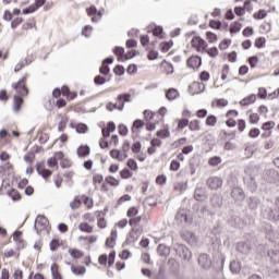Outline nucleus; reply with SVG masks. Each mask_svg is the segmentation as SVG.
<instances>
[{
    "label": "nucleus",
    "mask_w": 279,
    "mask_h": 279,
    "mask_svg": "<svg viewBox=\"0 0 279 279\" xmlns=\"http://www.w3.org/2000/svg\"><path fill=\"white\" fill-rule=\"evenodd\" d=\"M126 215L131 218L129 220V225L131 226L132 230L130 231L125 243L126 245H136L138 239L141 238V217L137 216L138 209L136 207H131L129 208Z\"/></svg>",
    "instance_id": "1"
},
{
    "label": "nucleus",
    "mask_w": 279,
    "mask_h": 279,
    "mask_svg": "<svg viewBox=\"0 0 279 279\" xmlns=\"http://www.w3.org/2000/svg\"><path fill=\"white\" fill-rule=\"evenodd\" d=\"M27 81V75L23 76L17 81V83L12 84V88L16 90L19 95H14L13 97V112H20L21 106H23V97L29 94V89L25 86V82Z\"/></svg>",
    "instance_id": "2"
},
{
    "label": "nucleus",
    "mask_w": 279,
    "mask_h": 279,
    "mask_svg": "<svg viewBox=\"0 0 279 279\" xmlns=\"http://www.w3.org/2000/svg\"><path fill=\"white\" fill-rule=\"evenodd\" d=\"M191 45L193 49H196V51L201 53H207L209 58H217L219 56V49H217V47L207 49L208 44L199 36H194L191 40Z\"/></svg>",
    "instance_id": "3"
},
{
    "label": "nucleus",
    "mask_w": 279,
    "mask_h": 279,
    "mask_svg": "<svg viewBox=\"0 0 279 279\" xmlns=\"http://www.w3.org/2000/svg\"><path fill=\"white\" fill-rule=\"evenodd\" d=\"M132 96L130 94H120L118 95L117 99L118 102L113 104V102H108L106 108L109 112H112V110H120L122 111L123 108H125V104H128V101H130V98Z\"/></svg>",
    "instance_id": "4"
},
{
    "label": "nucleus",
    "mask_w": 279,
    "mask_h": 279,
    "mask_svg": "<svg viewBox=\"0 0 279 279\" xmlns=\"http://www.w3.org/2000/svg\"><path fill=\"white\" fill-rule=\"evenodd\" d=\"M143 116L146 123L144 121H141V129L144 130L145 128L146 132H154V130H156V123L149 122L151 121V119H154V112L149 110H144Z\"/></svg>",
    "instance_id": "5"
},
{
    "label": "nucleus",
    "mask_w": 279,
    "mask_h": 279,
    "mask_svg": "<svg viewBox=\"0 0 279 279\" xmlns=\"http://www.w3.org/2000/svg\"><path fill=\"white\" fill-rule=\"evenodd\" d=\"M174 251L177 255L180 256V258H182V260H185L186 263H189V260L193 258V253L184 244L174 245Z\"/></svg>",
    "instance_id": "6"
},
{
    "label": "nucleus",
    "mask_w": 279,
    "mask_h": 279,
    "mask_svg": "<svg viewBox=\"0 0 279 279\" xmlns=\"http://www.w3.org/2000/svg\"><path fill=\"white\" fill-rule=\"evenodd\" d=\"M266 258L270 265H278V263H279V243L275 244L272 248L267 250Z\"/></svg>",
    "instance_id": "7"
},
{
    "label": "nucleus",
    "mask_w": 279,
    "mask_h": 279,
    "mask_svg": "<svg viewBox=\"0 0 279 279\" xmlns=\"http://www.w3.org/2000/svg\"><path fill=\"white\" fill-rule=\"evenodd\" d=\"M260 232L265 234L266 239L274 241L278 239V233L274 231V227L270 223L264 222L260 226Z\"/></svg>",
    "instance_id": "8"
},
{
    "label": "nucleus",
    "mask_w": 279,
    "mask_h": 279,
    "mask_svg": "<svg viewBox=\"0 0 279 279\" xmlns=\"http://www.w3.org/2000/svg\"><path fill=\"white\" fill-rule=\"evenodd\" d=\"M206 185L210 191H218V189H221L223 186V179L220 177H209L206 180Z\"/></svg>",
    "instance_id": "9"
},
{
    "label": "nucleus",
    "mask_w": 279,
    "mask_h": 279,
    "mask_svg": "<svg viewBox=\"0 0 279 279\" xmlns=\"http://www.w3.org/2000/svg\"><path fill=\"white\" fill-rule=\"evenodd\" d=\"M245 175L243 177L244 184L247 186L248 191L251 193H255V191L258 189V183H256V178L254 175L248 174L247 170H245Z\"/></svg>",
    "instance_id": "10"
},
{
    "label": "nucleus",
    "mask_w": 279,
    "mask_h": 279,
    "mask_svg": "<svg viewBox=\"0 0 279 279\" xmlns=\"http://www.w3.org/2000/svg\"><path fill=\"white\" fill-rule=\"evenodd\" d=\"M48 226H49V220L47 219V217L37 216V218L35 219V226H34L37 234H40L43 230H47Z\"/></svg>",
    "instance_id": "11"
},
{
    "label": "nucleus",
    "mask_w": 279,
    "mask_h": 279,
    "mask_svg": "<svg viewBox=\"0 0 279 279\" xmlns=\"http://www.w3.org/2000/svg\"><path fill=\"white\" fill-rule=\"evenodd\" d=\"M263 218L268 219V221H279V210L267 207L262 211Z\"/></svg>",
    "instance_id": "12"
},
{
    "label": "nucleus",
    "mask_w": 279,
    "mask_h": 279,
    "mask_svg": "<svg viewBox=\"0 0 279 279\" xmlns=\"http://www.w3.org/2000/svg\"><path fill=\"white\" fill-rule=\"evenodd\" d=\"M198 265L202 269L208 270L213 267V259H210V255L206 253H202L198 256Z\"/></svg>",
    "instance_id": "13"
},
{
    "label": "nucleus",
    "mask_w": 279,
    "mask_h": 279,
    "mask_svg": "<svg viewBox=\"0 0 279 279\" xmlns=\"http://www.w3.org/2000/svg\"><path fill=\"white\" fill-rule=\"evenodd\" d=\"M113 53L114 56H118L119 62H125V60H131V58H134V54H125V49L121 46H116Z\"/></svg>",
    "instance_id": "14"
},
{
    "label": "nucleus",
    "mask_w": 279,
    "mask_h": 279,
    "mask_svg": "<svg viewBox=\"0 0 279 279\" xmlns=\"http://www.w3.org/2000/svg\"><path fill=\"white\" fill-rule=\"evenodd\" d=\"M231 197L235 202H243V199H245V192L240 186L233 185L231 190Z\"/></svg>",
    "instance_id": "15"
},
{
    "label": "nucleus",
    "mask_w": 279,
    "mask_h": 279,
    "mask_svg": "<svg viewBox=\"0 0 279 279\" xmlns=\"http://www.w3.org/2000/svg\"><path fill=\"white\" fill-rule=\"evenodd\" d=\"M225 263L226 256H223V254H218L215 256L213 268L219 274V271H223Z\"/></svg>",
    "instance_id": "16"
},
{
    "label": "nucleus",
    "mask_w": 279,
    "mask_h": 279,
    "mask_svg": "<svg viewBox=\"0 0 279 279\" xmlns=\"http://www.w3.org/2000/svg\"><path fill=\"white\" fill-rule=\"evenodd\" d=\"M236 252H239V254H243L245 256H247V254H250V252H252V243L250 242H238L236 243Z\"/></svg>",
    "instance_id": "17"
},
{
    "label": "nucleus",
    "mask_w": 279,
    "mask_h": 279,
    "mask_svg": "<svg viewBox=\"0 0 279 279\" xmlns=\"http://www.w3.org/2000/svg\"><path fill=\"white\" fill-rule=\"evenodd\" d=\"M204 88H206V85H204V83H199V82H193L189 86V90H190V93H192V95H199V93H204Z\"/></svg>",
    "instance_id": "18"
},
{
    "label": "nucleus",
    "mask_w": 279,
    "mask_h": 279,
    "mask_svg": "<svg viewBox=\"0 0 279 279\" xmlns=\"http://www.w3.org/2000/svg\"><path fill=\"white\" fill-rule=\"evenodd\" d=\"M187 66L190 69H199L202 66V57L192 56L187 59Z\"/></svg>",
    "instance_id": "19"
},
{
    "label": "nucleus",
    "mask_w": 279,
    "mask_h": 279,
    "mask_svg": "<svg viewBox=\"0 0 279 279\" xmlns=\"http://www.w3.org/2000/svg\"><path fill=\"white\" fill-rule=\"evenodd\" d=\"M262 202L258 196H251L247 198V206L250 210H258Z\"/></svg>",
    "instance_id": "20"
},
{
    "label": "nucleus",
    "mask_w": 279,
    "mask_h": 279,
    "mask_svg": "<svg viewBox=\"0 0 279 279\" xmlns=\"http://www.w3.org/2000/svg\"><path fill=\"white\" fill-rule=\"evenodd\" d=\"M210 205L213 208H221V206H223V197L219 194H213L210 197Z\"/></svg>",
    "instance_id": "21"
},
{
    "label": "nucleus",
    "mask_w": 279,
    "mask_h": 279,
    "mask_svg": "<svg viewBox=\"0 0 279 279\" xmlns=\"http://www.w3.org/2000/svg\"><path fill=\"white\" fill-rule=\"evenodd\" d=\"M184 241L189 243V245L195 246L197 245V235L195 233L187 231L183 234Z\"/></svg>",
    "instance_id": "22"
},
{
    "label": "nucleus",
    "mask_w": 279,
    "mask_h": 279,
    "mask_svg": "<svg viewBox=\"0 0 279 279\" xmlns=\"http://www.w3.org/2000/svg\"><path fill=\"white\" fill-rule=\"evenodd\" d=\"M157 254L161 256V258H167L169 254H171V248L167 246L166 244H159L157 246Z\"/></svg>",
    "instance_id": "23"
},
{
    "label": "nucleus",
    "mask_w": 279,
    "mask_h": 279,
    "mask_svg": "<svg viewBox=\"0 0 279 279\" xmlns=\"http://www.w3.org/2000/svg\"><path fill=\"white\" fill-rule=\"evenodd\" d=\"M132 138L133 141H136V138H138V134L141 132V119H137L133 122L132 129Z\"/></svg>",
    "instance_id": "24"
},
{
    "label": "nucleus",
    "mask_w": 279,
    "mask_h": 279,
    "mask_svg": "<svg viewBox=\"0 0 279 279\" xmlns=\"http://www.w3.org/2000/svg\"><path fill=\"white\" fill-rule=\"evenodd\" d=\"M194 198L196 202H204L206 198V190H204V187H196L194 191Z\"/></svg>",
    "instance_id": "25"
},
{
    "label": "nucleus",
    "mask_w": 279,
    "mask_h": 279,
    "mask_svg": "<svg viewBox=\"0 0 279 279\" xmlns=\"http://www.w3.org/2000/svg\"><path fill=\"white\" fill-rule=\"evenodd\" d=\"M36 171L39 175H41V178H44L45 180H47V178H50L51 175V171L47 170L43 167V165L37 163L36 165Z\"/></svg>",
    "instance_id": "26"
},
{
    "label": "nucleus",
    "mask_w": 279,
    "mask_h": 279,
    "mask_svg": "<svg viewBox=\"0 0 279 279\" xmlns=\"http://www.w3.org/2000/svg\"><path fill=\"white\" fill-rule=\"evenodd\" d=\"M178 97H180V93L178 92V89L169 88L168 90H166V98L168 99V101H173L178 99Z\"/></svg>",
    "instance_id": "27"
},
{
    "label": "nucleus",
    "mask_w": 279,
    "mask_h": 279,
    "mask_svg": "<svg viewBox=\"0 0 279 279\" xmlns=\"http://www.w3.org/2000/svg\"><path fill=\"white\" fill-rule=\"evenodd\" d=\"M223 149L226 151H234L236 149V143L232 142V138L225 137Z\"/></svg>",
    "instance_id": "28"
},
{
    "label": "nucleus",
    "mask_w": 279,
    "mask_h": 279,
    "mask_svg": "<svg viewBox=\"0 0 279 279\" xmlns=\"http://www.w3.org/2000/svg\"><path fill=\"white\" fill-rule=\"evenodd\" d=\"M157 205H158V202L156 201V197H154V196H148L143 202V207L145 208V210H147V206H149L151 208Z\"/></svg>",
    "instance_id": "29"
},
{
    "label": "nucleus",
    "mask_w": 279,
    "mask_h": 279,
    "mask_svg": "<svg viewBox=\"0 0 279 279\" xmlns=\"http://www.w3.org/2000/svg\"><path fill=\"white\" fill-rule=\"evenodd\" d=\"M230 223L233 228H243L244 222L243 219L239 216H232L230 219Z\"/></svg>",
    "instance_id": "30"
},
{
    "label": "nucleus",
    "mask_w": 279,
    "mask_h": 279,
    "mask_svg": "<svg viewBox=\"0 0 279 279\" xmlns=\"http://www.w3.org/2000/svg\"><path fill=\"white\" fill-rule=\"evenodd\" d=\"M241 269H242L241 262L232 260L230 263V271H231V274H241Z\"/></svg>",
    "instance_id": "31"
},
{
    "label": "nucleus",
    "mask_w": 279,
    "mask_h": 279,
    "mask_svg": "<svg viewBox=\"0 0 279 279\" xmlns=\"http://www.w3.org/2000/svg\"><path fill=\"white\" fill-rule=\"evenodd\" d=\"M266 175H268L269 182H278L279 180L278 171H276L275 169L267 170Z\"/></svg>",
    "instance_id": "32"
},
{
    "label": "nucleus",
    "mask_w": 279,
    "mask_h": 279,
    "mask_svg": "<svg viewBox=\"0 0 279 279\" xmlns=\"http://www.w3.org/2000/svg\"><path fill=\"white\" fill-rule=\"evenodd\" d=\"M90 154V147L89 146H80L77 148V156H80V158H85V156H88Z\"/></svg>",
    "instance_id": "33"
},
{
    "label": "nucleus",
    "mask_w": 279,
    "mask_h": 279,
    "mask_svg": "<svg viewBox=\"0 0 279 279\" xmlns=\"http://www.w3.org/2000/svg\"><path fill=\"white\" fill-rule=\"evenodd\" d=\"M255 101H256V94H252V95L243 98L240 101V105H242V106H250L251 104H254Z\"/></svg>",
    "instance_id": "34"
},
{
    "label": "nucleus",
    "mask_w": 279,
    "mask_h": 279,
    "mask_svg": "<svg viewBox=\"0 0 279 279\" xmlns=\"http://www.w3.org/2000/svg\"><path fill=\"white\" fill-rule=\"evenodd\" d=\"M205 125H207L208 128H215V125H217V117L215 114L207 116L205 120Z\"/></svg>",
    "instance_id": "35"
},
{
    "label": "nucleus",
    "mask_w": 279,
    "mask_h": 279,
    "mask_svg": "<svg viewBox=\"0 0 279 279\" xmlns=\"http://www.w3.org/2000/svg\"><path fill=\"white\" fill-rule=\"evenodd\" d=\"M71 271L75 276H84V274H86V267H84V266H78V267L72 266Z\"/></svg>",
    "instance_id": "36"
},
{
    "label": "nucleus",
    "mask_w": 279,
    "mask_h": 279,
    "mask_svg": "<svg viewBox=\"0 0 279 279\" xmlns=\"http://www.w3.org/2000/svg\"><path fill=\"white\" fill-rule=\"evenodd\" d=\"M28 64H32V59L26 58L15 65L14 72L19 73V71H21L24 66H27Z\"/></svg>",
    "instance_id": "37"
},
{
    "label": "nucleus",
    "mask_w": 279,
    "mask_h": 279,
    "mask_svg": "<svg viewBox=\"0 0 279 279\" xmlns=\"http://www.w3.org/2000/svg\"><path fill=\"white\" fill-rule=\"evenodd\" d=\"M156 136L158 138H169V136H171V132L169 131V129H161L156 132Z\"/></svg>",
    "instance_id": "38"
},
{
    "label": "nucleus",
    "mask_w": 279,
    "mask_h": 279,
    "mask_svg": "<svg viewBox=\"0 0 279 279\" xmlns=\"http://www.w3.org/2000/svg\"><path fill=\"white\" fill-rule=\"evenodd\" d=\"M266 16H267V11H265L264 9H260L253 14V17L255 19V21H262V19H265Z\"/></svg>",
    "instance_id": "39"
},
{
    "label": "nucleus",
    "mask_w": 279,
    "mask_h": 279,
    "mask_svg": "<svg viewBox=\"0 0 279 279\" xmlns=\"http://www.w3.org/2000/svg\"><path fill=\"white\" fill-rule=\"evenodd\" d=\"M173 47V40H169V41H163L161 44V48L160 51L162 53H167V51H169V49H171Z\"/></svg>",
    "instance_id": "40"
},
{
    "label": "nucleus",
    "mask_w": 279,
    "mask_h": 279,
    "mask_svg": "<svg viewBox=\"0 0 279 279\" xmlns=\"http://www.w3.org/2000/svg\"><path fill=\"white\" fill-rule=\"evenodd\" d=\"M53 279H62L60 272H58V264L53 263L50 267Z\"/></svg>",
    "instance_id": "41"
},
{
    "label": "nucleus",
    "mask_w": 279,
    "mask_h": 279,
    "mask_svg": "<svg viewBox=\"0 0 279 279\" xmlns=\"http://www.w3.org/2000/svg\"><path fill=\"white\" fill-rule=\"evenodd\" d=\"M208 165L210 167H217V166L221 165V157H219V156L210 157L208 160Z\"/></svg>",
    "instance_id": "42"
},
{
    "label": "nucleus",
    "mask_w": 279,
    "mask_h": 279,
    "mask_svg": "<svg viewBox=\"0 0 279 279\" xmlns=\"http://www.w3.org/2000/svg\"><path fill=\"white\" fill-rule=\"evenodd\" d=\"M78 229L81 232H87V234H90L93 232V227L88 225L87 222H83L78 226Z\"/></svg>",
    "instance_id": "43"
},
{
    "label": "nucleus",
    "mask_w": 279,
    "mask_h": 279,
    "mask_svg": "<svg viewBox=\"0 0 279 279\" xmlns=\"http://www.w3.org/2000/svg\"><path fill=\"white\" fill-rule=\"evenodd\" d=\"M274 128H276V122L274 121L264 122L262 125V130L265 132H270L269 130H274Z\"/></svg>",
    "instance_id": "44"
},
{
    "label": "nucleus",
    "mask_w": 279,
    "mask_h": 279,
    "mask_svg": "<svg viewBox=\"0 0 279 279\" xmlns=\"http://www.w3.org/2000/svg\"><path fill=\"white\" fill-rule=\"evenodd\" d=\"M241 27H242V24H241V23L234 22V23L231 25L229 32H230V34H239V32H241Z\"/></svg>",
    "instance_id": "45"
},
{
    "label": "nucleus",
    "mask_w": 279,
    "mask_h": 279,
    "mask_svg": "<svg viewBox=\"0 0 279 279\" xmlns=\"http://www.w3.org/2000/svg\"><path fill=\"white\" fill-rule=\"evenodd\" d=\"M223 23H221V21L219 20H210L209 21V27H211V29H221Z\"/></svg>",
    "instance_id": "46"
},
{
    "label": "nucleus",
    "mask_w": 279,
    "mask_h": 279,
    "mask_svg": "<svg viewBox=\"0 0 279 279\" xmlns=\"http://www.w3.org/2000/svg\"><path fill=\"white\" fill-rule=\"evenodd\" d=\"M266 43H267V39H265V37H258L255 39L254 45L257 49H263Z\"/></svg>",
    "instance_id": "47"
},
{
    "label": "nucleus",
    "mask_w": 279,
    "mask_h": 279,
    "mask_svg": "<svg viewBox=\"0 0 279 279\" xmlns=\"http://www.w3.org/2000/svg\"><path fill=\"white\" fill-rule=\"evenodd\" d=\"M187 125H189V129L192 132H197V131L201 130L199 121L198 120L191 121Z\"/></svg>",
    "instance_id": "48"
},
{
    "label": "nucleus",
    "mask_w": 279,
    "mask_h": 279,
    "mask_svg": "<svg viewBox=\"0 0 279 279\" xmlns=\"http://www.w3.org/2000/svg\"><path fill=\"white\" fill-rule=\"evenodd\" d=\"M76 132L77 134H86V132H88V125L85 123H78L76 125Z\"/></svg>",
    "instance_id": "49"
},
{
    "label": "nucleus",
    "mask_w": 279,
    "mask_h": 279,
    "mask_svg": "<svg viewBox=\"0 0 279 279\" xmlns=\"http://www.w3.org/2000/svg\"><path fill=\"white\" fill-rule=\"evenodd\" d=\"M184 128H189V119H181V120H178V128L177 130L182 131L184 130Z\"/></svg>",
    "instance_id": "50"
},
{
    "label": "nucleus",
    "mask_w": 279,
    "mask_h": 279,
    "mask_svg": "<svg viewBox=\"0 0 279 279\" xmlns=\"http://www.w3.org/2000/svg\"><path fill=\"white\" fill-rule=\"evenodd\" d=\"M247 62L251 66V69H256V65L258 64V56H252L247 59Z\"/></svg>",
    "instance_id": "51"
},
{
    "label": "nucleus",
    "mask_w": 279,
    "mask_h": 279,
    "mask_svg": "<svg viewBox=\"0 0 279 279\" xmlns=\"http://www.w3.org/2000/svg\"><path fill=\"white\" fill-rule=\"evenodd\" d=\"M232 44L231 39H223L220 44H219V49L220 51H226V49H228V47H230V45Z\"/></svg>",
    "instance_id": "52"
},
{
    "label": "nucleus",
    "mask_w": 279,
    "mask_h": 279,
    "mask_svg": "<svg viewBox=\"0 0 279 279\" xmlns=\"http://www.w3.org/2000/svg\"><path fill=\"white\" fill-rule=\"evenodd\" d=\"M242 35L244 36V38H250V36H254V28L252 26H246L243 29Z\"/></svg>",
    "instance_id": "53"
},
{
    "label": "nucleus",
    "mask_w": 279,
    "mask_h": 279,
    "mask_svg": "<svg viewBox=\"0 0 279 279\" xmlns=\"http://www.w3.org/2000/svg\"><path fill=\"white\" fill-rule=\"evenodd\" d=\"M248 136L250 138H258V136H260V129L258 128L251 129V131L248 132Z\"/></svg>",
    "instance_id": "54"
},
{
    "label": "nucleus",
    "mask_w": 279,
    "mask_h": 279,
    "mask_svg": "<svg viewBox=\"0 0 279 279\" xmlns=\"http://www.w3.org/2000/svg\"><path fill=\"white\" fill-rule=\"evenodd\" d=\"M69 254H70V256H72V258H82V256H83V254L81 253V251L77 250V248H71V250L69 251Z\"/></svg>",
    "instance_id": "55"
},
{
    "label": "nucleus",
    "mask_w": 279,
    "mask_h": 279,
    "mask_svg": "<svg viewBox=\"0 0 279 279\" xmlns=\"http://www.w3.org/2000/svg\"><path fill=\"white\" fill-rule=\"evenodd\" d=\"M206 39L208 40V43L213 44V43H217V34L213 33V32H207L206 33Z\"/></svg>",
    "instance_id": "56"
},
{
    "label": "nucleus",
    "mask_w": 279,
    "mask_h": 279,
    "mask_svg": "<svg viewBox=\"0 0 279 279\" xmlns=\"http://www.w3.org/2000/svg\"><path fill=\"white\" fill-rule=\"evenodd\" d=\"M106 182L110 184L111 186H119V180H117L114 177L109 175L106 179Z\"/></svg>",
    "instance_id": "57"
},
{
    "label": "nucleus",
    "mask_w": 279,
    "mask_h": 279,
    "mask_svg": "<svg viewBox=\"0 0 279 279\" xmlns=\"http://www.w3.org/2000/svg\"><path fill=\"white\" fill-rule=\"evenodd\" d=\"M113 73H116L119 76L124 75L125 74V68H123V65H121V64H118V65L114 66Z\"/></svg>",
    "instance_id": "58"
},
{
    "label": "nucleus",
    "mask_w": 279,
    "mask_h": 279,
    "mask_svg": "<svg viewBox=\"0 0 279 279\" xmlns=\"http://www.w3.org/2000/svg\"><path fill=\"white\" fill-rule=\"evenodd\" d=\"M94 83L96 84V86H104V84H106V77L97 75L94 78Z\"/></svg>",
    "instance_id": "59"
},
{
    "label": "nucleus",
    "mask_w": 279,
    "mask_h": 279,
    "mask_svg": "<svg viewBox=\"0 0 279 279\" xmlns=\"http://www.w3.org/2000/svg\"><path fill=\"white\" fill-rule=\"evenodd\" d=\"M118 130H119L120 136H128V133L130 132V130L124 124H120L118 126Z\"/></svg>",
    "instance_id": "60"
},
{
    "label": "nucleus",
    "mask_w": 279,
    "mask_h": 279,
    "mask_svg": "<svg viewBox=\"0 0 279 279\" xmlns=\"http://www.w3.org/2000/svg\"><path fill=\"white\" fill-rule=\"evenodd\" d=\"M120 175L123 180H128L129 178H132V172H130V169L124 168L122 171H120Z\"/></svg>",
    "instance_id": "61"
},
{
    "label": "nucleus",
    "mask_w": 279,
    "mask_h": 279,
    "mask_svg": "<svg viewBox=\"0 0 279 279\" xmlns=\"http://www.w3.org/2000/svg\"><path fill=\"white\" fill-rule=\"evenodd\" d=\"M180 169V161H178L177 159H173L170 162V171H178Z\"/></svg>",
    "instance_id": "62"
},
{
    "label": "nucleus",
    "mask_w": 279,
    "mask_h": 279,
    "mask_svg": "<svg viewBox=\"0 0 279 279\" xmlns=\"http://www.w3.org/2000/svg\"><path fill=\"white\" fill-rule=\"evenodd\" d=\"M111 158H116L117 160H123V157H121V151L117 149L110 150Z\"/></svg>",
    "instance_id": "63"
},
{
    "label": "nucleus",
    "mask_w": 279,
    "mask_h": 279,
    "mask_svg": "<svg viewBox=\"0 0 279 279\" xmlns=\"http://www.w3.org/2000/svg\"><path fill=\"white\" fill-rule=\"evenodd\" d=\"M157 58H158V51H156V50H149V51L147 52V59H148V60H157Z\"/></svg>",
    "instance_id": "64"
}]
</instances>
